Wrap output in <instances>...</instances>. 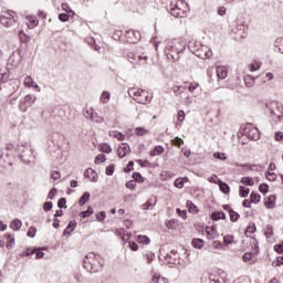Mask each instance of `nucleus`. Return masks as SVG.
<instances>
[{
    "instance_id": "1",
    "label": "nucleus",
    "mask_w": 283,
    "mask_h": 283,
    "mask_svg": "<svg viewBox=\"0 0 283 283\" xmlns=\"http://www.w3.org/2000/svg\"><path fill=\"white\" fill-rule=\"evenodd\" d=\"M83 268L88 273H98L99 271H103V259L99 254L90 252L83 259Z\"/></svg>"
},
{
    "instance_id": "2",
    "label": "nucleus",
    "mask_w": 283,
    "mask_h": 283,
    "mask_svg": "<svg viewBox=\"0 0 283 283\" xmlns=\"http://www.w3.org/2000/svg\"><path fill=\"white\" fill-rule=\"evenodd\" d=\"M182 52V44L178 40H169L166 42L164 53L168 60L179 61Z\"/></svg>"
},
{
    "instance_id": "3",
    "label": "nucleus",
    "mask_w": 283,
    "mask_h": 283,
    "mask_svg": "<svg viewBox=\"0 0 283 283\" xmlns=\"http://www.w3.org/2000/svg\"><path fill=\"white\" fill-rule=\"evenodd\" d=\"M128 95L133 101H136V103H139V105H149L151 103V99L154 96L149 94V92L140 88H129L128 90Z\"/></svg>"
},
{
    "instance_id": "4",
    "label": "nucleus",
    "mask_w": 283,
    "mask_h": 283,
    "mask_svg": "<svg viewBox=\"0 0 283 283\" xmlns=\"http://www.w3.org/2000/svg\"><path fill=\"white\" fill-rule=\"evenodd\" d=\"M266 109L270 112V116L274 123L282 122L283 118V106L277 102H266Z\"/></svg>"
},
{
    "instance_id": "5",
    "label": "nucleus",
    "mask_w": 283,
    "mask_h": 283,
    "mask_svg": "<svg viewBox=\"0 0 283 283\" xmlns=\"http://www.w3.org/2000/svg\"><path fill=\"white\" fill-rule=\"evenodd\" d=\"M181 6H187V3L180 1H170V4L168 7V11L171 14V17H175L176 19H185L187 17V11H185Z\"/></svg>"
},
{
    "instance_id": "6",
    "label": "nucleus",
    "mask_w": 283,
    "mask_h": 283,
    "mask_svg": "<svg viewBox=\"0 0 283 283\" xmlns=\"http://www.w3.org/2000/svg\"><path fill=\"white\" fill-rule=\"evenodd\" d=\"M0 23L3 28H19L18 19L14 17V11H7L0 15Z\"/></svg>"
},
{
    "instance_id": "7",
    "label": "nucleus",
    "mask_w": 283,
    "mask_h": 283,
    "mask_svg": "<svg viewBox=\"0 0 283 283\" xmlns=\"http://www.w3.org/2000/svg\"><path fill=\"white\" fill-rule=\"evenodd\" d=\"M36 103V95L28 94L24 96L23 101L20 102V112H28L29 107H32Z\"/></svg>"
},
{
    "instance_id": "8",
    "label": "nucleus",
    "mask_w": 283,
    "mask_h": 283,
    "mask_svg": "<svg viewBox=\"0 0 283 283\" xmlns=\"http://www.w3.org/2000/svg\"><path fill=\"white\" fill-rule=\"evenodd\" d=\"M125 38H126L127 43H130L134 45V44L138 43L140 41V39H143V35L140 34L139 31L128 30L125 33Z\"/></svg>"
},
{
    "instance_id": "9",
    "label": "nucleus",
    "mask_w": 283,
    "mask_h": 283,
    "mask_svg": "<svg viewBox=\"0 0 283 283\" xmlns=\"http://www.w3.org/2000/svg\"><path fill=\"white\" fill-rule=\"evenodd\" d=\"M127 59L129 61V63H139V65H145L147 63V55H136V53L134 52H129L127 54Z\"/></svg>"
},
{
    "instance_id": "10",
    "label": "nucleus",
    "mask_w": 283,
    "mask_h": 283,
    "mask_svg": "<svg viewBox=\"0 0 283 283\" xmlns=\"http://www.w3.org/2000/svg\"><path fill=\"white\" fill-rule=\"evenodd\" d=\"M234 34H238L240 39H247V24L243 21H238L234 28Z\"/></svg>"
},
{
    "instance_id": "11",
    "label": "nucleus",
    "mask_w": 283,
    "mask_h": 283,
    "mask_svg": "<svg viewBox=\"0 0 283 283\" xmlns=\"http://www.w3.org/2000/svg\"><path fill=\"white\" fill-rule=\"evenodd\" d=\"M195 54L196 56H199V59H211V56H213V52H211V50H209L207 46L197 49Z\"/></svg>"
},
{
    "instance_id": "12",
    "label": "nucleus",
    "mask_w": 283,
    "mask_h": 283,
    "mask_svg": "<svg viewBox=\"0 0 283 283\" xmlns=\"http://www.w3.org/2000/svg\"><path fill=\"white\" fill-rule=\"evenodd\" d=\"M18 149L20 151V160H22V163L29 164L30 158H28V156H32V149L25 148V146H21ZM25 150H27V154H25Z\"/></svg>"
},
{
    "instance_id": "13",
    "label": "nucleus",
    "mask_w": 283,
    "mask_h": 283,
    "mask_svg": "<svg viewBox=\"0 0 283 283\" xmlns=\"http://www.w3.org/2000/svg\"><path fill=\"white\" fill-rule=\"evenodd\" d=\"M129 151H132V148H129V146L127 144L122 143L118 146L117 156H118V158H125V156H127V154H129Z\"/></svg>"
},
{
    "instance_id": "14",
    "label": "nucleus",
    "mask_w": 283,
    "mask_h": 283,
    "mask_svg": "<svg viewBox=\"0 0 283 283\" xmlns=\"http://www.w3.org/2000/svg\"><path fill=\"white\" fill-rule=\"evenodd\" d=\"M157 202H158V199L156 197H151L144 205H142V209H144V211H149V210L151 211L154 207H156Z\"/></svg>"
},
{
    "instance_id": "15",
    "label": "nucleus",
    "mask_w": 283,
    "mask_h": 283,
    "mask_svg": "<svg viewBox=\"0 0 283 283\" xmlns=\"http://www.w3.org/2000/svg\"><path fill=\"white\" fill-rule=\"evenodd\" d=\"M84 176L88 178L91 182H98V175L92 168L86 169Z\"/></svg>"
},
{
    "instance_id": "16",
    "label": "nucleus",
    "mask_w": 283,
    "mask_h": 283,
    "mask_svg": "<svg viewBox=\"0 0 283 283\" xmlns=\"http://www.w3.org/2000/svg\"><path fill=\"white\" fill-rule=\"evenodd\" d=\"M216 72L219 81H224V78H227L228 76V71L226 66H217Z\"/></svg>"
},
{
    "instance_id": "17",
    "label": "nucleus",
    "mask_w": 283,
    "mask_h": 283,
    "mask_svg": "<svg viewBox=\"0 0 283 283\" xmlns=\"http://www.w3.org/2000/svg\"><path fill=\"white\" fill-rule=\"evenodd\" d=\"M211 220L218 221V220H227V214L222 211H213L210 214Z\"/></svg>"
},
{
    "instance_id": "18",
    "label": "nucleus",
    "mask_w": 283,
    "mask_h": 283,
    "mask_svg": "<svg viewBox=\"0 0 283 283\" xmlns=\"http://www.w3.org/2000/svg\"><path fill=\"white\" fill-rule=\"evenodd\" d=\"M275 200H277V197L275 195L269 196L265 201L266 209H274L275 208Z\"/></svg>"
},
{
    "instance_id": "19",
    "label": "nucleus",
    "mask_w": 283,
    "mask_h": 283,
    "mask_svg": "<svg viewBox=\"0 0 283 283\" xmlns=\"http://www.w3.org/2000/svg\"><path fill=\"white\" fill-rule=\"evenodd\" d=\"M74 229H76V221H70L63 231V235H72V231H74Z\"/></svg>"
},
{
    "instance_id": "20",
    "label": "nucleus",
    "mask_w": 283,
    "mask_h": 283,
    "mask_svg": "<svg viewBox=\"0 0 283 283\" xmlns=\"http://www.w3.org/2000/svg\"><path fill=\"white\" fill-rule=\"evenodd\" d=\"M218 185H219L220 191H222V193L231 192V187H229V184L218 179Z\"/></svg>"
},
{
    "instance_id": "21",
    "label": "nucleus",
    "mask_w": 283,
    "mask_h": 283,
    "mask_svg": "<svg viewBox=\"0 0 283 283\" xmlns=\"http://www.w3.org/2000/svg\"><path fill=\"white\" fill-rule=\"evenodd\" d=\"M21 227H23V223L19 219H14L10 223V229H12L13 231H21Z\"/></svg>"
},
{
    "instance_id": "22",
    "label": "nucleus",
    "mask_w": 283,
    "mask_h": 283,
    "mask_svg": "<svg viewBox=\"0 0 283 283\" xmlns=\"http://www.w3.org/2000/svg\"><path fill=\"white\" fill-rule=\"evenodd\" d=\"M248 138L250 140H260V130L258 128H254L248 133Z\"/></svg>"
},
{
    "instance_id": "23",
    "label": "nucleus",
    "mask_w": 283,
    "mask_h": 283,
    "mask_svg": "<svg viewBox=\"0 0 283 283\" xmlns=\"http://www.w3.org/2000/svg\"><path fill=\"white\" fill-rule=\"evenodd\" d=\"M43 251H45V248H33L31 250V253H33V255L35 253L36 260H41V258H43V255H44Z\"/></svg>"
},
{
    "instance_id": "24",
    "label": "nucleus",
    "mask_w": 283,
    "mask_h": 283,
    "mask_svg": "<svg viewBox=\"0 0 283 283\" xmlns=\"http://www.w3.org/2000/svg\"><path fill=\"white\" fill-rule=\"evenodd\" d=\"M161 154H165V147L163 146H155L153 150H150V156H161Z\"/></svg>"
},
{
    "instance_id": "25",
    "label": "nucleus",
    "mask_w": 283,
    "mask_h": 283,
    "mask_svg": "<svg viewBox=\"0 0 283 283\" xmlns=\"http://www.w3.org/2000/svg\"><path fill=\"white\" fill-rule=\"evenodd\" d=\"M260 200H262V196H260V193L251 192V195H250V202L252 205H258L260 202Z\"/></svg>"
},
{
    "instance_id": "26",
    "label": "nucleus",
    "mask_w": 283,
    "mask_h": 283,
    "mask_svg": "<svg viewBox=\"0 0 283 283\" xmlns=\"http://www.w3.org/2000/svg\"><path fill=\"white\" fill-rule=\"evenodd\" d=\"M90 197H91L90 192L87 191L84 192L82 197L78 199L80 207H83L85 203L90 202Z\"/></svg>"
},
{
    "instance_id": "27",
    "label": "nucleus",
    "mask_w": 283,
    "mask_h": 283,
    "mask_svg": "<svg viewBox=\"0 0 283 283\" xmlns=\"http://www.w3.org/2000/svg\"><path fill=\"white\" fill-rule=\"evenodd\" d=\"M191 244L193 249H202L205 247V240L196 238L192 240Z\"/></svg>"
},
{
    "instance_id": "28",
    "label": "nucleus",
    "mask_w": 283,
    "mask_h": 283,
    "mask_svg": "<svg viewBox=\"0 0 283 283\" xmlns=\"http://www.w3.org/2000/svg\"><path fill=\"white\" fill-rule=\"evenodd\" d=\"M249 193H251V189L245 188L244 186H240V187H239V196H240L241 198H248V197H249Z\"/></svg>"
},
{
    "instance_id": "29",
    "label": "nucleus",
    "mask_w": 283,
    "mask_h": 283,
    "mask_svg": "<svg viewBox=\"0 0 283 283\" xmlns=\"http://www.w3.org/2000/svg\"><path fill=\"white\" fill-rule=\"evenodd\" d=\"M241 185H247L248 187H253V185H255V181L253 180V177H242Z\"/></svg>"
},
{
    "instance_id": "30",
    "label": "nucleus",
    "mask_w": 283,
    "mask_h": 283,
    "mask_svg": "<svg viewBox=\"0 0 283 283\" xmlns=\"http://www.w3.org/2000/svg\"><path fill=\"white\" fill-rule=\"evenodd\" d=\"M93 213H94V208H92V206H88L87 210L80 212V218H90V216H92Z\"/></svg>"
},
{
    "instance_id": "31",
    "label": "nucleus",
    "mask_w": 283,
    "mask_h": 283,
    "mask_svg": "<svg viewBox=\"0 0 283 283\" xmlns=\"http://www.w3.org/2000/svg\"><path fill=\"white\" fill-rule=\"evenodd\" d=\"M136 241L139 244H149V242H151V239H149V237H147V235H137Z\"/></svg>"
},
{
    "instance_id": "32",
    "label": "nucleus",
    "mask_w": 283,
    "mask_h": 283,
    "mask_svg": "<svg viewBox=\"0 0 283 283\" xmlns=\"http://www.w3.org/2000/svg\"><path fill=\"white\" fill-rule=\"evenodd\" d=\"M185 118H186L185 111H179V112L177 113V123H176V127H178V125H180L181 123H185Z\"/></svg>"
},
{
    "instance_id": "33",
    "label": "nucleus",
    "mask_w": 283,
    "mask_h": 283,
    "mask_svg": "<svg viewBox=\"0 0 283 283\" xmlns=\"http://www.w3.org/2000/svg\"><path fill=\"white\" fill-rule=\"evenodd\" d=\"M254 83L255 78H253V76L248 75L244 77L245 87H253Z\"/></svg>"
},
{
    "instance_id": "34",
    "label": "nucleus",
    "mask_w": 283,
    "mask_h": 283,
    "mask_svg": "<svg viewBox=\"0 0 283 283\" xmlns=\"http://www.w3.org/2000/svg\"><path fill=\"white\" fill-rule=\"evenodd\" d=\"M229 216H230L231 222H238V220H240V213H238L234 210H230Z\"/></svg>"
},
{
    "instance_id": "35",
    "label": "nucleus",
    "mask_w": 283,
    "mask_h": 283,
    "mask_svg": "<svg viewBox=\"0 0 283 283\" xmlns=\"http://www.w3.org/2000/svg\"><path fill=\"white\" fill-rule=\"evenodd\" d=\"M186 205H187L190 213H198V211H199L198 206H195L192 201L188 200Z\"/></svg>"
},
{
    "instance_id": "36",
    "label": "nucleus",
    "mask_w": 283,
    "mask_h": 283,
    "mask_svg": "<svg viewBox=\"0 0 283 283\" xmlns=\"http://www.w3.org/2000/svg\"><path fill=\"white\" fill-rule=\"evenodd\" d=\"M4 238L9 240V242L7 243V249H12V244H14V237H12L11 233H7L4 234Z\"/></svg>"
},
{
    "instance_id": "37",
    "label": "nucleus",
    "mask_w": 283,
    "mask_h": 283,
    "mask_svg": "<svg viewBox=\"0 0 283 283\" xmlns=\"http://www.w3.org/2000/svg\"><path fill=\"white\" fill-rule=\"evenodd\" d=\"M132 177L136 182H145V177L140 172H133Z\"/></svg>"
},
{
    "instance_id": "38",
    "label": "nucleus",
    "mask_w": 283,
    "mask_h": 283,
    "mask_svg": "<svg viewBox=\"0 0 283 283\" xmlns=\"http://www.w3.org/2000/svg\"><path fill=\"white\" fill-rule=\"evenodd\" d=\"M19 36L22 43H30V41H32V38L23 33V31H19Z\"/></svg>"
},
{
    "instance_id": "39",
    "label": "nucleus",
    "mask_w": 283,
    "mask_h": 283,
    "mask_svg": "<svg viewBox=\"0 0 283 283\" xmlns=\"http://www.w3.org/2000/svg\"><path fill=\"white\" fill-rule=\"evenodd\" d=\"M109 136H113V138H117V140H125V135H123V133L118 130L111 133Z\"/></svg>"
},
{
    "instance_id": "40",
    "label": "nucleus",
    "mask_w": 283,
    "mask_h": 283,
    "mask_svg": "<svg viewBox=\"0 0 283 283\" xmlns=\"http://www.w3.org/2000/svg\"><path fill=\"white\" fill-rule=\"evenodd\" d=\"M105 160H107L105 154H99L95 157V165H101V163H105Z\"/></svg>"
},
{
    "instance_id": "41",
    "label": "nucleus",
    "mask_w": 283,
    "mask_h": 283,
    "mask_svg": "<svg viewBox=\"0 0 283 283\" xmlns=\"http://www.w3.org/2000/svg\"><path fill=\"white\" fill-rule=\"evenodd\" d=\"M59 209H67V199L60 198L57 201Z\"/></svg>"
},
{
    "instance_id": "42",
    "label": "nucleus",
    "mask_w": 283,
    "mask_h": 283,
    "mask_svg": "<svg viewBox=\"0 0 283 283\" xmlns=\"http://www.w3.org/2000/svg\"><path fill=\"white\" fill-rule=\"evenodd\" d=\"M91 120L93 123H105V118L98 116V114L93 113V116L91 117Z\"/></svg>"
},
{
    "instance_id": "43",
    "label": "nucleus",
    "mask_w": 283,
    "mask_h": 283,
    "mask_svg": "<svg viewBox=\"0 0 283 283\" xmlns=\"http://www.w3.org/2000/svg\"><path fill=\"white\" fill-rule=\"evenodd\" d=\"M83 116L84 118H90V120H92V116H94V109L93 108L85 109L83 112Z\"/></svg>"
},
{
    "instance_id": "44",
    "label": "nucleus",
    "mask_w": 283,
    "mask_h": 283,
    "mask_svg": "<svg viewBox=\"0 0 283 283\" xmlns=\"http://www.w3.org/2000/svg\"><path fill=\"white\" fill-rule=\"evenodd\" d=\"M105 218H107V213H105V211H101L96 214L97 222H105Z\"/></svg>"
},
{
    "instance_id": "45",
    "label": "nucleus",
    "mask_w": 283,
    "mask_h": 283,
    "mask_svg": "<svg viewBox=\"0 0 283 283\" xmlns=\"http://www.w3.org/2000/svg\"><path fill=\"white\" fill-rule=\"evenodd\" d=\"M265 177L270 180V182H275V180L277 179V175L271 171L265 172Z\"/></svg>"
},
{
    "instance_id": "46",
    "label": "nucleus",
    "mask_w": 283,
    "mask_h": 283,
    "mask_svg": "<svg viewBox=\"0 0 283 283\" xmlns=\"http://www.w3.org/2000/svg\"><path fill=\"white\" fill-rule=\"evenodd\" d=\"M233 240H235V237H233L232 234H228L223 237L224 244H232Z\"/></svg>"
},
{
    "instance_id": "47",
    "label": "nucleus",
    "mask_w": 283,
    "mask_h": 283,
    "mask_svg": "<svg viewBox=\"0 0 283 283\" xmlns=\"http://www.w3.org/2000/svg\"><path fill=\"white\" fill-rule=\"evenodd\" d=\"M172 145H175V147H180L181 145H185V140L180 137H175L172 139Z\"/></svg>"
},
{
    "instance_id": "48",
    "label": "nucleus",
    "mask_w": 283,
    "mask_h": 283,
    "mask_svg": "<svg viewBox=\"0 0 283 283\" xmlns=\"http://www.w3.org/2000/svg\"><path fill=\"white\" fill-rule=\"evenodd\" d=\"M53 207H54V205L52 203V201H45L43 203V211H45V212L52 211Z\"/></svg>"
},
{
    "instance_id": "49",
    "label": "nucleus",
    "mask_w": 283,
    "mask_h": 283,
    "mask_svg": "<svg viewBox=\"0 0 283 283\" xmlns=\"http://www.w3.org/2000/svg\"><path fill=\"white\" fill-rule=\"evenodd\" d=\"M175 187H177V189H182V187H185V179L182 178H177L175 180Z\"/></svg>"
},
{
    "instance_id": "50",
    "label": "nucleus",
    "mask_w": 283,
    "mask_h": 283,
    "mask_svg": "<svg viewBox=\"0 0 283 283\" xmlns=\"http://www.w3.org/2000/svg\"><path fill=\"white\" fill-rule=\"evenodd\" d=\"M101 101H102V103H108L109 102V92H107V91H104L103 93H102V96H101Z\"/></svg>"
},
{
    "instance_id": "51",
    "label": "nucleus",
    "mask_w": 283,
    "mask_h": 283,
    "mask_svg": "<svg viewBox=\"0 0 283 283\" xmlns=\"http://www.w3.org/2000/svg\"><path fill=\"white\" fill-rule=\"evenodd\" d=\"M256 230L255 223H250L245 229V235H249V233H253Z\"/></svg>"
},
{
    "instance_id": "52",
    "label": "nucleus",
    "mask_w": 283,
    "mask_h": 283,
    "mask_svg": "<svg viewBox=\"0 0 283 283\" xmlns=\"http://www.w3.org/2000/svg\"><path fill=\"white\" fill-rule=\"evenodd\" d=\"M24 85H25V87H32V86H34V80H32L31 76H27V77L24 78Z\"/></svg>"
},
{
    "instance_id": "53",
    "label": "nucleus",
    "mask_w": 283,
    "mask_h": 283,
    "mask_svg": "<svg viewBox=\"0 0 283 283\" xmlns=\"http://www.w3.org/2000/svg\"><path fill=\"white\" fill-rule=\"evenodd\" d=\"M28 238H35L36 237V228L30 227L27 232Z\"/></svg>"
},
{
    "instance_id": "54",
    "label": "nucleus",
    "mask_w": 283,
    "mask_h": 283,
    "mask_svg": "<svg viewBox=\"0 0 283 283\" xmlns=\"http://www.w3.org/2000/svg\"><path fill=\"white\" fill-rule=\"evenodd\" d=\"M114 169H115L114 164H111L109 166H107L105 170L106 176H114Z\"/></svg>"
},
{
    "instance_id": "55",
    "label": "nucleus",
    "mask_w": 283,
    "mask_h": 283,
    "mask_svg": "<svg viewBox=\"0 0 283 283\" xmlns=\"http://www.w3.org/2000/svg\"><path fill=\"white\" fill-rule=\"evenodd\" d=\"M176 212L179 216V218H182V220H187V210H180V208H177Z\"/></svg>"
},
{
    "instance_id": "56",
    "label": "nucleus",
    "mask_w": 283,
    "mask_h": 283,
    "mask_svg": "<svg viewBox=\"0 0 283 283\" xmlns=\"http://www.w3.org/2000/svg\"><path fill=\"white\" fill-rule=\"evenodd\" d=\"M101 149L104 154H112V146H109V144H103Z\"/></svg>"
},
{
    "instance_id": "57",
    "label": "nucleus",
    "mask_w": 283,
    "mask_h": 283,
    "mask_svg": "<svg viewBox=\"0 0 283 283\" xmlns=\"http://www.w3.org/2000/svg\"><path fill=\"white\" fill-rule=\"evenodd\" d=\"M125 174H129V171H134V161H128L127 166L124 168Z\"/></svg>"
},
{
    "instance_id": "58",
    "label": "nucleus",
    "mask_w": 283,
    "mask_h": 283,
    "mask_svg": "<svg viewBox=\"0 0 283 283\" xmlns=\"http://www.w3.org/2000/svg\"><path fill=\"white\" fill-rule=\"evenodd\" d=\"M59 20H60L62 23H65L66 21H70V14H67V13H60V14H59Z\"/></svg>"
},
{
    "instance_id": "59",
    "label": "nucleus",
    "mask_w": 283,
    "mask_h": 283,
    "mask_svg": "<svg viewBox=\"0 0 283 283\" xmlns=\"http://www.w3.org/2000/svg\"><path fill=\"white\" fill-rule=\"evenodd\" d=\"M265 237L268 239L273 238V226H268L265 230Z\"/></svg>"
},
{
    "instance_id": "60",
    "label": "nucleus",
    "mask_w": 283,
    "mask_h": 283,
    "mask_svg": "<svg viewBox=\"0 0 283 283\" xmlns=\"http://www.w3.org/2000/svg\"><path fill=\"white\" fill-rule=\"evenodd\" d=\"M259 191H260L261 193H269V186H268L266 184H261V185L259 186Z\"/></svg>"
},
{
    "instance_id": "61",
    "label": "nucleus",
    "mask_w": 283,
    "mask_h": 283,
    "mask_svg": "<svg viewBox=\"0 0 283 283\" xmlns=\"http://www.w3.org/2000/svg\"><path fill=\"white\" fill-rule=\"evenodd\" d=\"M213 158H216L217 160H227V155L222 153H214Z\"/></svg>"
},
{
    "instance_id": "62",
    "label": "nucleus",
    "mask_w": 283,
    "mask_h": 283,
    "mask_svg": "<svg viewBox=\"0 0 283 283\" xmlns=\"http://www.w3.org/2000/svg\"><path fill=\"white\" fill-rule=\"evenodd\" d=\"M150 283H160V274L154 273Z\"/></svg>"
},
{
    "instance_id": "63",
    "label": "nucleus",
    "mask_w": 283,
    "mask_h": 283,
    "mask_svg": "<svg viewBox=\"0 0 283 283\" xmlns=\"http://www.w3.org/2000/svg\"><path fill=\"white\" fill-rule=\"evenodd\" d=\"M126 188L130 189V190L136 189V181H134V180L127 181L126 182Z\"/></svg>"
},
{
    "instance_id": "64",
    "label": "nucleus",
    "mask_w": 283,
    "mask_h": 283,
    "mask_svg": "<svg viewBox=\"0 0 283 283\" xmlns=\"http://www.w3.org/2000/svg\"><path fill=\"white\" fill-rule=\"evenodd\" d=\"M274 251L276 253L283 254V244L282 243L275 244L274 245Z\"/></svg>"
}]
</instances>
